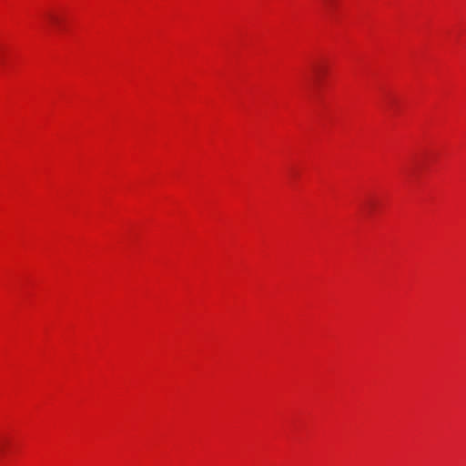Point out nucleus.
I'll return each mask as SVG.
<instances>
[{"label":"nucleus","mask_w":466,"mask_h":466,"mask_svg":"<svg viewBox=\"0 0 466 466\" xmlns=\"http://www.w3.org/2000/svg\"><path fill=\"white\" fill-rule=\"evenodd\" d=\"M50 19H51V21H52V22H54V23H56V22H57V18H56V16H54V15H51V16H50Z\"/></svg>","instance_id":"nucleus-1"}]
</instances>
